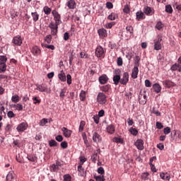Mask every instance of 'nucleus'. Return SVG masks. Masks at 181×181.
<instances>
[{"mask_svg": "<svg viewBox=\"0 0 181 181\" xmlns=\"http://www.w3.org/2000/svg\"><path fill=\"white\" fill-rule=\"evenodd\" d=\"M139 73V69L138 66H134L132 72V77L135 79L138 78V74Z\"/></svg>", "mask_w": 181, "mask_h": 181, "instance_id": "obj_17", "label": "nucleus"}, {"mask_svg": "<svg viewBox=\"0 0 181 181\" xmlns=\"http://www.w3.org/2000/svg\"><path fill=\"white\" fill-rule=\"evenodd\" d=\"M7 117L8 118H15V113L13 111L10 110L7 112Z\"/></svg>", "mask_w": 181, "mask_h": 181, "instance_id": "obj_57", "label": "nucleus"}, {"mask_svg": "<svg viewBox=\"0 0 181 181\" xmlns=\"http://www.w3.org/2000/svg\"><path fill=\"white\" fill-rule=\"evenodd\" d=\"M154 49L159 50V38L154 40Z\"/></svg>", "mask_w": 181, "mask_h": 181, "instance_id": "obj_45", "label": "nucleus"}, {"mask_svg": "<svg viewBox=\"0 0 181 181\" xmlns=\"http://www.w3.org/2000/svg\"><path fill=\"white\" fill-rule=\"evenodd\" d=\"M58 145H59V144L54 139H52V140L49 141V146L51 148L53 146H58Z\"/></svg>", "mask_w": 181, "mask_h": 181, "instance_id": "obj_36", "label": "nucleus"}, {"mask_svg": "<svg viewBox=\"0 0 181 181\" xmlns=\"http://www.w3.org/2000/svg\"><path fill=\"white\" fill-rule=\"evenodd\" d=\"M31 16L34 22H37V21H39V13H37V12L31 13Z\"/></svg>", "mask_w": 181, "mask_h": 181, "instance_id": "obj_28", "label": "nucleus"}, {"mask_svg": "<svg viewBox=\"0 0 181 181\" xmlns=\"http://www.w3.org/2000/svg\"><path fill=\"white\" fill-rule=\"evenodd\" d=\"M59 24H57L56 23H53L51 22L49 25L48 28H49V29H51V35H52V36H56L57 35V29H59Z\"/></svg>", "mask_w": 181, "mask_h": 181, "instance_id": "obj_4", "label": "nucleus"}, {"mask_svg": "<svg viewBox=\"0 0 181 181\" xmlns=\"http://www.w3.org/2000/svg\"><path fill=\"white\" fill-rule=\"evenodd\" d=\"M131 10L129 9V6H128V4L125 5L123 8V12L124 13H128Z\"/></svg>", "mask_w": 181, "mask_h": 181, "instance_id": "obj_61", "label": "nucleus"}, {"mask_svg": "<svg viewBox=\"0 0 181 181\" xmlns=\"http://www.w3.org/2000/svg\"><path fill=\"white\" fill-rule=\"evenodd\" d=\"M111 90V85L107 84L103 86H100V90L103 93H108Z\"/></svg>", "mask_w": 181, "mask_h": 181, "instance_id": "obj_25", "label": "nucleus"}, {"mask_svg": "<svg viewBox=\"0 0 181 181\" xmlns=\"http://www.w3.org/2000/svg\"><path fill=\"white\" fill-rule=\"evenodd\" d=\"M45 40L47 43L50 44L52 43V35H46Z\"/></svg>", "mask_w": 181, "mask_h": 181, "instance_id": "obj_48", "label": "nucleus"}, {"mask_svg": "<svg viewBox=\"0 0 181 181\" xmlns=\"http://www.w3.org/2000/svg\"><path fill=\"white\" fill-rule=\"evenodd\" d=\"M11 101H12L13 103H19V95H13V96L11 97Z\"/></svg>", "mask_w": 181, "mask_h": 181, "instance_id": "obj_46", "label": "nucleus"}, {"mask_svg": "<svg viewBox=\"0 0 181 181\" xmlns=\"http://www.w3.org/2000/svg\"><path fill=\"white\" fill-rule=\"evenodd\" d=\"M16 110H17V111H23V105H22V104H21V103H18L17 106L16 107Z\"/></svg>", "mask_w": 181, "mask_h": 181, "instance_id": "obj_59", "label": "nucleus"}, {"mask_svg": "<svg viewBox=\"0 0 181 181\" xmlns=\"http://www.w3.org/2000/svg\"><path fill=\"white\" fill-rule=\"evenodd\" d=\"M160 177L163 180H170V175H169L168 173H161L160 174Z\"/></svg>", "mask_w": 181, "mask_h": 181, "instance_id": "obj_23", "label": "nucleus"}, {"mask_svg": "<svg viewBox=\"0 0 181 181\" xmlns=\"http://www.w3.org/2000/svg\"><path fill=\"white\" fill-rule=\"evenodd\" d=\"M170 71H179V73L181 72V65L180 64L175 63L172 65L170 67Z\"/></svg>", "mask_w": 181, "mask_h": 181, "instance_id": "obj_16", "label": "nucleus"}, {"mask_svg": "<svg viewBox=\"0 0 181 181\" xmlns=\"http://www.w3.org/2000/svg\"><path fill=\"white\" fill-rule=\"evenodd\" d=\"M43 11H44V13H45V15H50V13H52V8H50L47 6H45L43 8Z\"/></svg>", "mask_w": 181, "mask_h": 181, "instance_id": "obj_32", "label": "nucleus"}, {"mask_svg": "<svg viewBox=\"0 0 181 181\" xmlns=\"http://www.w3.org/2000/svg\"><path fill=\"white\" fill-rule=\"evenodd\" d=\"M106 131L108 134H112L115 132V127H114L112 124H109L106 127Z\"/></svg>", "mask_w": 181, "mask_h": 181, "instance_id": "obj_22", "label": "nucleus"}, {"mask_svg": "<svg viewBox=\"0 0 181 181\" xmlns=\"http://www.w3.org/2000/svg\"><path fill=\"white\" fill-rule=\"evenodd\" d=\"M165 12H167V13H173V8H172L170 4L165 6Z\"/></svg>", "mask_w": 181, "mask_h": 181, "instance_id": "obj_35", "label": "nucleus"}, {"mask_svg": "<svg viewBox=\"0 0 181 181\" xmlns=\"http://www.w3.org/2000/svg\"><path fill=\"white\" fill-rule=\"evenodd\" d=\"M35 86V90H37L40 91V93H50V88H49V87L45 83H42L40 85L36 84Z\"/></svg>", "mask_w": 181, "mask_h": 181, "instance_id": "obj_2", "label": "nucleus"}, {"mask_svg": "<svg viewBox=\"0 0 181 181\" xmlns=\"http://www.w3.org/2000/svg\"><path fill=\"white\" fill-rule=\"evenodd\" d=\"M143 11H144L143 13H145L146 15H151L152 12V8H151V7L149 6H145Z\"/></svg>", "mask_w": 181, "mask_h": 181, "instance_id": "obj_29", "label": "nucleus"}, {"mask_svg": "<svg viewBox=\"0 0 181 181\" xmlns=\"http://www.w3.org/2000/svg\"><path fill=\"white\" fill-rule=\"evenodd\" d=\"M44 47H46V49H50L51 50H54V45H47V44H45Z\"/></svg>", "mask_w": 181, "mask_h": 181, "instance_id": "obj_60", "label": "nucleus"}, {"mask_svg": "<svg viewBox=\"0 0 181 181\" xmlns=\"http://www.w3.org/2000/svg\"><path fill=\"white\" fill-rule=\"evenodd\" d=\"M46 124H47V119H46V118H43L40 122V127H45V125H46Z\"/></svg>", "mask_w": 181, "mask_h": 181, "instance_id": "obj_49", "label": "nucleus"}, {"mask_svg": "<svg viewBox=\"0 0 181 181\" xmlns=\"http://www.w3.org/2000/svg\"><path fill=\"white\" fill-rule=\"evenodd\" d=\"M6 181H13V173H8L6 175Z\"/></svg>", "mask_w": 181, "mask_h": 181, "instance_id": "obj_40", "label": "nucleus"}, {"mask_svg": "<svg viewBox=\"0 0 181 181\" xmlns=\"http://www.w3.org/2000/svg\"><path fill=\"white\" fill-rule=\"evenodd\" d=\"M64 181H71V175L70 174H66L64 175Z\"/></svg>", "mask_w": 181, "mask_h": 181, "instance_id": "obj_52", "label": "nucleus"}, {"mask_svg": "<svg viewBox=\"0 0 181 181\" xmlns=\"http://www.w3.org/2000/svg\"><path fill=\"white\" fill-rule=\"evenodd\" d=\"M33 104H40L42 103V100L40 99H37V97H33Z\"/></svg>", "mask_w": 181, "mask_h": 181, "instance_id": "obj_54", "label": "nucleus"}, {"mask_svg": "<svg viewBox=\"0 0 181 181\" xmlns=\"http://www.w3.org/2000/svg\"><path fill=\"white\" fill-rule=\"evenodd\" d=\"M152 90L154 93L158 94L159 93V83H156L153 85Z\"/></svg>", "mask_w": 181, "mask_h": 181, "instance_id": "obj_31", "label": "nucleus"}, {"mask_svg": "<svg viewBox=\"0 0 181 181\" xmlns=\"http://www.w3.org/2000/svg\"><path fill=\"white\" fill-rule=\"evenodd\" d=\"M58 78L60 80V81H62L63 83L66 81V74L63 70L60 71V73L58 74Z\"/></svg>", "mask_w": 181, "mask_h": 181, "instance_id": "obj_21", "label": "nucleus"}, {"mask_svg": "<svg viewBox=\"0 0 181 181\" xmlns=\"http://www.w3.org/2000/svg\"><path fill=\"white\" fill-rule=\"evenodd\" d=\"M98 80H99L100 84H107L110 78H108V76L106 74H103L100 76H99Z\"/></svg>", "mask_w": 181, "mask_h": 181, "instance_id": "obj_11", "label": "nucleus"}, {"mask_svg": "<svg viewBox=\"0 0 181 181\" xmlns=\"http://www.w3.org/2000/svg\"><path fill=\"white\" fill-rule=\"evenodd\" d=\"M113 142L115 144H124V139L121 137L115 136L112 139Z\"/></svg>", "mask_w": 181, "mask_h": 181, "instance_id": "obj_26", "label": "nucleus"}, {"mask_svg": "<svg viewBox=\"0 0 181 181\" xmlns=\"http://www.w3.org/2000/svg\"><path fill=\"white\" fill-rule=\"evenodd\" d=\"M6 64H0V73H5L6 71Z\"/></svg>", "mask_w": 181, "mask_h": 181, "instance_id": "obj_38", "label": "nucleus"}, {"mask_svg": "<svg viewBox=\"0 0 181 181\" xmlns=\"http://www.w3.org/2000/svg\"><path fill=\"white\" fill-rule=\"evenodd\" d=\"M84 127H86V122L81 120L78 129L79 132H83L84 131Z\"/></svg>", "mask_w": 181, "mask_h": 181, "instance_id": "obj_33", "label": "nucleus"}, {"mask_svg": "<svg viewBox=\"0 0 181 181\" xmlns=\"http://www.w3.org/2000/svg\"><path fill=\"white\" fill-rule=\"evenodd\" d=\"M126 30H127V32H129V33H130V35H132V33H134V28L131 25L127 26Z\"/></svg>", "mask_w": 181, "mask_h": 181, "instance_id": "obj_50", "label": "nucleus"}, {"mask_svg": "<svg viewBox=\"0 0 181 181\" xmlns=\"http://www.w3.org/2000/svg\"><path fill=\"white\" fill-rule=\"evenodd\" d=\"M129 81V74L128 72H124L123 74L122 78H120V84H122L123 86H127Z\"/></svg>", "mask_w": 181, "mask_h": 181, "instance_id": "obj_6", "label": "nucleus"}, {"mask_svg": "<svg viewBox=\"0 0 181 181\" xmlns=\"http://www.w3.org/2000/svg\"><path fill=\"white\" fill-rule=\"evenodd\" d=\"M122 57H119L117 58V66H122Z\"/></svg>", "mask_w": 181, "mask_h": 181, "instance_id": "obj_63", "label": "nucleus"}, {"mask_svg": "<svg viewBox=\"0 0 181 181\" xmlns=\"http://www.w3.org/2000/svg\"><path fill=\"white\" fill-rule=\"evenodd\" d=\"M171 129L170 127H167L165 128H164L163 129V133L165 134V135H169V133L171 132Z\"/></svg>", "mask_w": 181, "mask_h": 181, "instance_id": "obj_53", "label": "nucleus"}, {"mask_svg": "<svg viewBox=\"0 0 181 181\" xmlns=\"http://www.w3.org/2000/svg\"><path fill=\"white\" fill-rule=\"evenodd\" d=\"M145 13L142 12V11H139L136 13V19L139 21H144L145 19Z\"/></svg>", "mask_w": 181, "mask_h": 181, "instance_id": "obj_13", "label": "nucleus"}, {"mask_svg": "<svg viewBox=\"0 0 181 181\" xmlns=\"http://www.w3.org/2000/svg\"><path fill=\"white\" fill-rule=\"evenodd\" d=\"M93 142H100V141H101V136H100L96 132L93 134Z\"/></svg>", "mask_w": 181, "mask_h": 181, "instance_id": "obj_24", "label": "nucleus"}, {"mask_svg": "<svg viewBox=\"0 0 181 181\" xmlns=\"http://www.w3.org/2000/svg\"><path fill=\"white\" fill-rule=\"evenodd\" d=\"M52 16L55 21L57 25H62V16L59 14V12L56 10L52 11Z\"/></svg>", "mask_w": 181, "mask_h": 181, "instance_id": "obj_5", "label": "nucleus"}, {"mask_svg": "<svg viewBox=\"0 0 181 181\" xmlns=\"http://www.w3.org/2000/svg\"><path fill=\"white\" fill-rule=\"evenodd\" d=\"M66 81H67V84L69 86H70V84H71V75H70V74H68L66 75Z\"/></svg>", "mask_w": 181, "mask_h": 181, "instance_id": "obj_56", "label": "nucleus"}, {"mask_svg": "<svg viewBox=\"0 0 181 181\" xmlns=\"http://www.w3.org/2000/svg\"><path fill=\"white\" fill-rule=\"evenodd\" d=\"M100 152H101V150L98 149L96 151H94V153L92 154L90 159L93 163H96L97 159L100 158V157L98 156V153H100Z\"/></svg>", "mask_w": 181, "mask_h": 181, "instance_id": "obj_10", "label": "nucleus"}, {"mask_svg": "<svg viewBox=\"0 0 181 181\" xmlns=\"http://www.w3.org/2000/svg\"><path fill=\"white\" fill-rule=\"evenodd\" d=\"M107 19L109 21H115V19H117V14L115 13H111L110 15L107 16Z\"/></svg>", "mask_w": 181, "mask_h": 181, "instance_id": "obj_39", "label": "nucleus"}, {"mask_svg": "<svg viewBox=\"0 0 181 181\" xmlns=\"http://www.w3.org/2000/svg\"><path fill=\"white\" fill-rule=\"evenodd\" d=\"M8 62V57L5 55H0V64H6Z\"/></svg>", "mask_w": 181, "mask_h": 181, "instance_id": "obj_27", "label": "nucleus"}, {"mask_svg": "<svg viewBox=\"0 0 181 181\" xmlns=\"http://www.w3.org/2000/svg\"><path fill=\"white\" fill-rule=\"evenodd\" d=\"M79 97H80L81 101H84V100H86V91L81 90L79 95Z\"/></svg>", "mask_w": 181, "mask_h": 181, "instance_id": "obj_44", "label": "nucleus"}, {"mask_svg": "<svg viewBox=\"0 0 181 181\" xmlns=\"http://www.w3.org/2000/svg\"><path fill=\"white\" fill-rule=\"evenodd\" d=\"M62 131L65 138H70L71 136V133H72L71 130H69L66 127H62Z\"/></svg>", "mask_w": 181, "mask_h": 181, "instance_id": "obj_15", "label": "nucleus"}, {"mask_svg": "<svg viewBox=\"0 0 181 181\" xmlns=\"http://www.w3.org/2000/svg\"><path fill=\"white\" fill-rule=\"evenodd\" d=\"M49 168L52 172H57V170H59V167L56 164L51 165Z\"/></svg>", "mask_w": 181, "mask_h": 181, "instance_id": "obj_42", "label": "nucleus"}, {"mask_svg": "<svg viewBox=\"0 0 181 181\" xmlns=\"http://www.w3.org/2000/svg\"><path fill=\"white\" fill-rule=\"evenodd\" d=\"M142 180H148L149 179V173H143L141 174Z\"/></svg>", "mask_w": 181, "mask_h": 181, "instance_id": "obj_43", "label": "nucleus"}, {"mask_svg": "<svg viewBox=\"0 0 181 181\" xmlns=\"http://www.w3.org/2000/svg\"><path fill=\"white\" fill-rule=\"evenodd\" d=\"M105 51H104V48L101 46H98L95 49V54L96 57L100 58V57H104V53Z\"/></svg>", "mask_w": 181, "mask_h": 181, "instance_id": "obj_8", "label": "nucleus"}, {"mask_svg": "<svg viewBox=\"0 0 181 181\" xmlns=\"http://www.w3.org/2000/svg\"><path fill=\"white\" fill-rule=\"evenodd\" d=\"M98 33L100 39H104L107 37V36H108V33L107 32V30H105L104 28L98 30Z\"/></svg>", "mask_w": 181, "mask_h": 181, "instance_id": "obj_9", "label": "nucleus"}, {"mask_svg": "<svg viewBox=\"0 0 181 181\" xmlns=\"http://www.w3.org/2000/svg\"><path fill=\"white\" fill-rule=\"evenodd\" d=\"M163 84L165 87H167V88H170V87H175L176 86L175 83L170 81H165L163 82Z\"/></svg>", "mask_w": 181, "mask_h": 181, "instance_id": "obj_19", "label": "nucleus"}, {"mask_svg": "<svg viewBox=\"0 0 181 181\" xmlns=\"http://www.w3.org/2000/svg\"><path fill=\"white\" fill-rule=\"evenodd\" d=\"M0 115H4V117H6V113H5V107L1 106L0 107Z\"/></svg>", "mask_w": 181, "mask_h": 181, "instance_id": "obj_51", "label": "nucleus"}, {"mask_svg": "<svg viewBox=\"0 0 181 181\" xmlns=\"http://www.w3.org/2000/svg\"><path fill=\"white\" fill-rule=\"evenodd\" d=\"M68 146L69 144H67V141H62L61 143V148H62V149H66Z\"/></svg>", "mask_w": 181, "mask_h": 181, "instance_id": "obj_62", "label": "nucleus"}, {"mask_svg": "<svg viewBox=\"0 0 181 181\" xmlns=\"http://www.w3.org/2000/svg\"><path fill=\"white\" fill-rule=\"evenodd\" d=\"M56 141H57V142H62L63 141V136L62 135H57L55 137Z\"/></svg>", "mask_w": 181, "mask_h": 181, "instance_id": "obj_64", "label": "nucleus"}, {"mask_svg": "<svg viewBox=\"0 0 181 181\" xmlns=\"http://www.w3.org/2000/svg\"><path fill=\"white\" fill-rule=\"evenodd\" d=\"M129 132L132 134V135H134V136H136V135H138L137 129L134 127L130 128Z\"/></svg>", "mask_w": 181, "mask_h": 181, "instance_id": "obj_47", "label": "nucleus"}, {"mask_svg": "<svg viewBox=\"0 0 181 181\" xmlns=\"http://www.w3.org/2000/svg\"><path fill=\"white\" fill-rule=\"evenodd\" d=\"M41 52L42 51L38 48L37 46H34L31 48V53H33L34 56H38V54H40Z\"/></svg>", "mask_w": 181, "mask_h": 181, "instance_id": "obj_18", "label": "nucleus"}, {"mask_svg": "<svg viewBox=\"0 0 181 181\" xmlns=\"http://www.w3.org/2000/svg\"><path fill=\"white\" fill-rule=\"evenodd\" d=\"M13 43L16 45V46H21L22 45V37L20 35H17L13 37Z\"/></svg>", "mask_w": 181, "mask_h": 181, "instance_id": "obj_14", "label": "nucleus"}, {"mask_svg": "<svg viewBox=\"0 0 181 181\" xmlns=\"http://www.w3.org/2000/svg\"><path fill=\"white\" fill-rule=\"evenodd\" d=\"M141 62V57L136 55L134 58V67H139V62Z\"/></svg>", "mask_w": 181, "mask_h": 181, "instance_id": "obj_30", "label": "nucleus"}, {"mask_svg": "<svg viewBox=\"0 0 181 181\" xmlns=\"http://www.w3.org/2000/svg\"><path fill=\"white\" fill-rule=\"evenodd\" d=\"M78 172H79V176H84V168L81 165L78 166Z\"/></svg>", "mask_w": 181, "mask_h": 181, "instance_id": "obj_34", "label": "nucleus"}, {"mask_svg": "<svg viewBox=\"0 0 181 181\" xmlns=\"http://www.w3.org/2000/svg\"><path fill=\"white\" fill-rule=\"evenodd\" d=\"M115 74L116 75L113 76L112 80L115 86H118V84L121 83V76L119 75L121 74V69H116Z\"/></svg>", "mask_w": 181, "mask_h": 181, "instance_id": "obj_3", "label": "nucleus"}, {"mask_svg": "<svg viewBox=\"0 0 181 181\" xmlns=\"http://www.w3.org/2000/svg\"><path fill=\"white\" fill-rule=\"evenodd\" d=\"M94 179H95L97 181H105L104 175H94Z\"/></svg>", "mask_w": 181, "mask_h": 181, "instance_id": "obj_41", "label": "nucleus"}, {"mask_svg": "<svg viewBox=\"0 0 181 181\" xmlns=\"http://www.w3.org/2000/svg\"><path fill=\"white\" fill-rule=\"evenodd\" d=\"M134 145L137 149L139 151H144V140L138 139L135 143Z\"/></svg>", "mask_w": 181, "mask_h": 181, "instance_id": "obj_12", "label": "nucleus"}, {"mask_svg": "<svg viewBox=\"0 0 181 181\" xmlns=\"http://www.w3.org/2000/svg\"><path fill=\"white\" fill-rule=\"evenodd\" d=\"M115 25V22L112 21L106 24L107 29H111L112 26Z\"/></svg>", "mask_w": 181, "mask_h": 181, "instance_id": "obj_55", "label": "nucleus"}, {"mask_svg": "<svg viewBox=\"0 0 181 181\" xmlns=\"http://www.w3.org/2000/svg\"><path fill=\"white\" fill-rule=\"evenodd\" d=\"M97 103L100 105H105L107 104V95L103 92H100L96 98Z\"/></svg>", "mask_w": 181, "mask_h": 181, "instance_id": "obj_1", "label": "nucleus"}, {"mask_svg": "<svg viewBox=\"0 0 181 181\" xmlns=\"http://www.w3.org/2000/svg\"><path fill=\"white\" fill-rule=\"evenodd\" d=\"M27 159L30 162H36L37 160V157H36V156H28Z\"/></svg>", "mask_w": 181, "mask_h": 181, "instance_id": "obj_37", "label": "nucleus"}, {"mask_svg": "<svg viewBox=\"0 0 181 181\" xmlns=\"http://www.w3.org/2000/svg\"><path fill=\"white\" fill-rule=\"evenodd\" d=\"M76 1H74V0H69L67 2V7L69 9H76Z\"/></svg>", "mask_w": 181, "mask_h": 181, "instance_id": "obj_20", "label": "nucleus"}, {"mask_svg": "<svg viewBox=\"0 0 181 181\" xmlns=\"http://www.w3.org/2000/svg\"><path fill=\"white\" fill-rule=\"evenodd\" d=\"M28 127H29V124L27 122H21L17 126L16 130L18 132H23L28 129Z\"/></svg>", "mask_w": 181, "mask_h": 181, "instance_id": "obj_7", "label": "nucleus"}, {"mask_svg": "<svg viewBox=\"0 0 181 181\" xmlns=\"http://www.w3.org/2000/svg\"><path fill=\"white\" fill-rule=\"evenodd\" d=\"M98 173H99V175H104V173H105V170H104V168L99 167L98 168Z\"/></svg>", "mask_w": 181, "mask_h": 181, "instance_id": "obj_58", "label": "nucleus"}]
</instances>
